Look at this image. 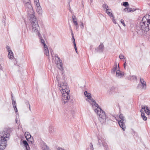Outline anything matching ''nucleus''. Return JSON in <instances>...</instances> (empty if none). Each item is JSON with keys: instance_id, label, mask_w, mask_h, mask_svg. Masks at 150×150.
I'll return each mask as SVG.
<instances>
[{"instance_id": "nucleus-3", "label": "nucleus", "mask_w": 150, "mask_h": 150, "mask_svg": "<svg viewBox=\"0 0 150 150\" xmlns=\"http://www.w3.org/2000/svg\"><path fill=\"white\" fill-rule=\"evenodd\" d=\"M58 86L59 87V89L62 94V99L64 103L68 102V100L70 98V95H69L70 90L68 86L67 83L64 82L61 83H58Z\"/></svg>"}, {"instance_id": "nucleus-28", "label": "nucleus", "mask_w": 150, "mask_h": 150, "mask_svg": "<svg viewBox=\"0 0 150 150\" xmlns=\"http://www.w3.org/2000/svg\"><path fill=\"white\" fill-rule=\"evenodd\" d=\"M50 52H51V54L52 55V59H54V57H55V60H56L57 59H59V57H58V55L57 54H54V55L53 56L52 54V53L51 52V51H50Z\"/></svg>"}, {"instance_id": "nucleus-47", "label": "nucleus", "mask_w": 150, "mask_h": 150, "mask_svg": "<svg viewBox=\"0 0 150 150\" xmlns=\"http://www.w3.org/2000/svg\"><path fill=\"white\" fill-rule=\"evenodd\" d=\"M70 30H71V35L72 36H73V35H74V34H73V31H72V29H70Z\"/></svg>"}, {"instance_id": "nucleus-19", "label": "nucleus", "mask_w": 150, "mask_h": 150, "mask_svg": "<svg viewBox=\"0 0 150 150\" xmlns=\"http://www.w3.org/2000/svg\"><path fill=\"white\" fill-rule=\"evenodd\" d=\"M117 64H115V65L113 67V68H112L111 72V73L113 74H114L115 73L116 70L117 69Z\"/></svg>"}, {"instance_id": "nucleus-22", "label": "nucleus", "mask_w": 150, "mask_h": 150, "mask_svg": "<svg viewBox=\"0 0 150 150\" xmlns=\"http://www.w3.org/2000/svg\"><path fill=\"white\" fill-rule=\"evenodd\" d=\"M8 56L10 59H12L14 57L13 52L12 51L8 52Z\"/></svg>"}, {"instance_id": "nucleus-10", "label": "nucleus", "mask_w": 150, "mask_h": 150, "mask_svg": "<svg viewBox=\"0 0 150 150\" xmlns=\"http://www.w3.org/2000/svg\"><path fill=\"white\" fill-rule=\"evenodd\" d=\"M125 122L119 121L118 124L120 127L124 131L125 130L126 128L125 125Z\"/></svg>"}, {"instance_id": "nucleus-46", "label": "nucleus", "mask_w": 150, "mask_h": 150, "mask_svg": "<svg viewBox=\"0 0 150 150\" xmlns=\"http://www.w3.org/2000/svg\"><path fill=\"white\" fill-rule=\"evenodd\" d=\"M25 104L27 105H30V104H29V102L28 101H26V102H25Z\"/></svg>"}, {"instance_id": "nucleus-57", "label": "nucleus", "mask_w": 150, "mask_h": 150, "mask_svg": "<svg viewBox=\"0 0 150 150\" xmlns=\"http://www.w3.org/2000/svg\"><path fill=\"white\" fill-rule=\"evenodd\" d=\"M76 29H77V28H78V27H79V26H78V25L77 26H76Z\"/></svg>"}, {"instance_id": "nucleus-5", "label": "nucleus", "mask_w": 150, "mask_h": 150, "mask_svg": "<svg viewBox=\"0 0 150 150\" xmlns=\"http://www.w3.org/2000/svg\"><path fill=\"white\" fill-rule=\"evenodd\" d=\"M11 130V129L10 128H6L0 132V138L1 140L0 144V149L3 150L6 148L7 143V139H6L10 137Z\"/></svg>"}, {"instance_id": "nucleus-63", "label": "nucleus", "mask_w": 150, "mask_h": 150, "mask_svg": "<svg viewBox=\"0 0 150 150\" xmlns=\"http://www.w3.org/2000/svg\"><path fill=\"white\" fill-rule=\"evenodd\" d=\"M118 68H119V64L118 65Z\"/></svg>"}, {"instance_id": "nucleus-17", "label": "nucleus", "mask_w": 150, "mask_h": 150, "mask_svg": "<svg viewBox=\"0 0 150 150\" xmlns=\"http://www.w3.org/2000/svg\"><path fill=\"white\" fill-rule=\"evenodd\" d=\"M23 143L26 148V150H30L28 144L26 140H23Z\"/></svg>"}, {"instance_id": "nucleus-6", "label": "nucleus", "mask_w": 150, "mask_h": 150, "mask_svg": "<svg viewBox=\"0 0 150 150\" xmlns=\"http://www.w3.org/2000/svg\"><path fill=\"white\" fill-rule=\"evenodd\" d=\"M55 62L56 64L57 65H59V68L61 70H62L63 69L62 67V60L59 58V59H57L55 61Z\"/></svg>"}, {"instance_id": "nucleus-51", "label": "nucleus", "mask_w": 150, "mask_h": 150, "mask_svg": "<svg viewBox=\"0 0 150 150\" xmlns=\"http://www.w3.org/2000/svg\"><path fill=\"white\" fill-rule=\"evenodd\" d=\"M30 0H23V2H25L26 1H30Z\"/></svg>"}, {"instance_id": "nucleus-25", "label": "nucleus", "mask_w": 150, "mask_h": 150, "mask_svg": "<svg viewBox=\"0 0 150 150\" xmlns=\"http://www.w3.org/2000/svg\"><path fill=\"white\" fill-rule=\"evenodd\" d=\"M25 135L27 140H28V139L30 138L31 137L30 134L28 132H26L25 134Z\"/></svg>"}, {"instance_id": "nucleus-38", "label": "nucleus", "mask_w": 150, "mask_h": 150, "mask_svg": "<svg viewBox=\"0 0 150 150\" xmlns=\"http://www.w3.org/2000/svg\"><path fill=\"white\" fill-rule=\"evenodd\" d=\"M120 22L124 26H125V23L123 19H121L120 20Z\"/></svg>"}, {"instance_id": "nucleus-40", "label": "nucleus", "mask_w": 150, "mask_h": 150, "mask_svg": "<svg viewBox=\"0 0 150 150\" xmlns=\"http://www.w3.org/2000/svg\"><path fill=\"white\" fill-rule=\"evenodd\" d=\"M81 29H83L84 28V25L83 23L82 22L81 25Z\"/></svg>"}, {"instance_id": "nucleus-55", "label": "nucleus", "mask_w": 150, "mask_h": 150, "mask_svg": "<svg viewBox=\"0 0 150 150\" xmlns=\"http://www.w3.org/2000/svg\"><path fill=\"white\" fill-rule=\"evenodd\" d=\"M2 69V67L1 66V65L0 64V69Z\"/></svg>"}, {"instance_id": "nucleus-43", "label": "nucleus", "mask_w": 150, "mask_h": 150, "mask_svg": "<svg viewBox=\"0 0 150 150\" xmlns=\"http://www.w3.org/2000/svg\"><path fill=\"white\" fill-rule=\"evenodd\" d=\"M126 61H125V62L123 64V66H124V68L125 69H126Z\"/></svg>"}, {"instance_id": "nucleus-39", "label": "nucleus", "mask_w": 150, "mask_h": 150, "mask_svg": "<svg viewBox=\"0 0 150 150\" xmlns=\"http://www.w3.org/2000/svg\"><path fill=\"white\" fill-rule=\"evenodd\" d=\"M142 88V86H141L140 84H138L137 86V89Z\"/></svg>"}, {"instance_id": "nucleus-21", "label": "nucleus", "mask_w": 150, "mask_h": 150, "mask_svg": "<svg viewBox=\"0 0 150 150\" xmlns=\"http://www.w3.org/2000/svg\"><path fill=\"white\" fill-rule=\"evenodd\" d=\"M72 17L73 19V23H74L75 25L77 26L78 24L76 21L77 19L76 16L74 15H73L72 16Z\"/></svg>"}, {"instance_id": "nucleus-49", "label": "nucleus", "mask_w": 150, "mask_h": 150, "mask_svg": "<svg viewBox=\"0 0 150 150\" xmlns=\"http://www.w3.org/2000/svg\"><path fill=\"white\" fill-rule=\"evenodd\" d=\"M131 8V10H132V11L131 12H133V11H134L135 10V9H134V8Z\"/></svg>"}, {"instance_id": "nucleus-4", "label": "nucleus", "mask_w": 150, "mask_h": 150, "mask_svg": "<svg viewBox=\"0 0 150 150\" xmlns=\"http://www.w3.org/2000/svg\"><path fill=\"white\" fill-rule=\"evenodd\" d=\"M89 100H91L93 103L92 104V106L93 105L95 106V109H94V111L99 116L98 119L101 124L104 123L106 120V116L105 113L99 107L98 105L97 104L95 100L92 98L91 97L90 99Z\"/></svg>"}, {"instance_id": "nucleus-24", "label": "nucleus", "mask_w": 150, "mask_h": 150, "mask_svg": "<svg viewBox=\"0 0 150 150\" xmlns=\"http://www.w3.org/2000/svg\"><path fill=\"white\" fill-rule=\"evenodd\" d=\"M98 144L100 145V144H102V142H105L104 139L101 137H98Z\"/></svg>"}, {"instance_id": "nucleus-50", "label": "nucleus", "mask_w": 150, "mask_h": 150, "mask_svg": "<svg viewBox=\"0 0 150 150\" xmlns=\"http://www.w3.org/2000/svg\"><path fill=\"white\" fill-rule=\"evenodd\" d=\"M72 40L73 41H74V40H75L74 38V35L72 36Z\"/></svg>"}, {"instance_id": "nucleus-27", "label": "nucleus", "mask_w": 150, "mask_h": 150, "mask_svg": "<svg viewBox=\"0 0 150 150\" xmlns=\"http://www.w3.org/2000/svg\"><path fill=\"white\" fill-rule=\"evenodd\" d=\"M49 132L51 134L54 131V127L52 126H50L49 128Z\"/></svg>"}, {"instance_id": "nucleus-16", "label": "nucleus", "mask_w": 150, "mask_h": 150, "mask_svg": "<svg viewBox=\"0 0 150 150\" xmlns=\"http://www.w3.org/2000/svg\"><path fill=\"white\" fill-rule=\"evenodd\" d=\"M102 7L105 11H111V9L109 8V7L106 4H103L102 5Z\"/></svg>"}, {"instance_id": "nucleus-61", "label": "nucleus", "mask_w": 150, "mask_h": 150, "mask_svg": "<svg viewBox=\"0 0 150 150\" xmlns=\"http://www.w3.org/2000/svg\"><path fill=\"white\" fill-rule=\"evenodd\" d=\"M11 96H12V99H13V96H12V94Z\"/></svg>"}, {"instance_id": "nucleus-48", "label": "nucleus", "mask_w": 150, "mask_h": 150, "mask_svg": "<svg viewBox=\"0 0 150 150\" xmlns=\"http://www.w3.org/2000/svg\"><path fill=\"white\" fill-rule=\"evenodd\" d=\"M73 43L74 44V45H76V43H75V40H74V41H73Z\"/></svg>"}, {"instance_id": "nucleus-1", "label": "nucleus", "mask_w": 150, "mask_h": 150, "mask_svg": "<svg viewBox=\"0 0 150 150\" xmlns=\"http://www.w3.org/2000/svg\"><path fill=\"white\" fill-rule=\"evenodd\" d=\"M137 29L138 30V33L142 35L150 30V16L149 15H146L142 18L140 24L137 26Z\"/></svg>"}, {"instance_id": "nucleus-9", "label": "nucleus", "mask_w": 150, "mask_h": 150, "mask_svg": "<svg viewBox=\"0 0 150 150\" xmlns=\"http://www.w3.org/2000/svg\"><path fill=\"white\" fill-rule=\"evenodd\" d=\"M140 82L142 84V89H145L146 88V82L144 81V79L143 78H140Z\"/></svg>"}, {"instance_id": "nucleus-33", "label": "nucleus", "mask_w": 150, "mask_h": 150, "mask_svg": "<svg viewBox=\"0 0 150 150\" xmlns=\"http://www.w3.org/2000/svg\"><path fill=\"white\" fill-rule=\"evenodd\" d=\"M12 102L13 107L14 108L16 107V101L14 100L12 98Z\"/></svg>"}, {"instance_id": "nucleus-35", "label": "nucleus", "mask_w": 150, "mask_h": 150, "mask_svg": "<svg viewBox=\"0 0 150 150\" xmlns=\"http://www.w3.org/2000/svg\"><path fill=\"white\" fill-rule=\"evenodd\" d=\"M34 2L36 5H38L40 4L39 0H34Z\"/></svg>"}, {"instance_id": "nucleus-60", "label": "nucleus", "mask_w": 150, "mask_h": 150, "mask_svg": "<svg viewBox=\"0 0 150 150\" xmlns=\"http://www.w3.org/2000/svg\"><path fill=\"white\" fill-rule=\"evenodd\" d=\"M90 1H91V3L93 2V0H90Z\"/></svg>"}, {"instance_id": "nucleus-20", "label": "nucleus", "mask_w": 150, "mask_h": 150, "mask_svg": "<svg viewBox=\"0 0 150 150\" xmlns=\"http://www.w3.org/2000/svg\"><path fill=\"white\" fill-rule=\"evenodd\" d=\"M44 54L47 56L48 55L49 57V50L47 46L44 47Z\"/></svg>"}, {"instance_id": "nucleus-53", "label": "nucleus", "mask_w": 150, "mask_h": 150, "mask_svg": "<svg viewBox=\"0 0 150 150\" xmlns=\"http://www.w3.org/2000/svg\"><path fill=\"white\" fill-rule=\"evenodd\" d=\"M29 109L30 110V111H31V108H30V105H29Z\"/></svg>"}, {"instance_id": "nucleus-31", "label": "nucleus", "mask_w": 150, "mask_h": 150, "mask_svg": "<svg viewBox=\"0 0 150 150\" xmlns=\"http://www.w3.org/2000/svg\"><path fill=\"white\" fill-rule=\"evenodd\" d=\"M105 12L107 14L110 16L112 17L113 16L111 12V10L107 11H105Z\"/></svg>"}, {"instance_id": "nucleus-59", "label": "nucleus", "mask_w": 150, "mask_h": 150, "mask_svg": "<svg viewBox=\"0 0 150 150\" xmlns=\"http://www.w3.org/2000/svg\"><path fill=\"white\" fill-rule=\"evenodd\" d=\"M134 77H135V79L136 80H137V77H136V76H134Z\"/></svg>"}, {"instance_id": "nucleus-2", "label": "nucleus", "mask_w": 150, "mask_h": 150, "mask_svg": "<svg viewBox=\"0 0 150 150\" xmlns=\"http://www.w3.org/2000/svg\"><path fill=\"white\" fill-rule=\"evenodd\" d=\"M30 21L31 23L30 25L32 27V31L36 32L38 34L41 42L44 46V47L47 46L44 40L42 38L41 35L39 32L40 28L38 23L37 20L34 14H30Z\"/></svg>"}, {"instance_id": "nucleus-34", "label": "nucleus", "mask_w": 150, "mask_h": 150, "mask_svg": "<svg viewBox=\"0 0 150 150\" xmlns=\"http://www.w3.org/2000/svg\"><path fill=\"white\" fill-rule=\"evenodd\" d=\"M123 5L125 7H127L129 6L128 3L127 2H125L123 3Z\"/></svg>"}, {"instance_id": "nucleus-44", "label": "nucleus", "mask_w": 150, "mask_h": 150, "mask_svg": "<svg viewBox=\"0 0 150 150\" xmlns=\"http://www.w3.org/2000/svg\"><path fill=\"white\" fill-rule=\"evenodd\" d=\"M57 150H65L64 149H62V148L58 147L57 148Z\"/></svg>"}, {"instance_id": "nucleus-14", "label": "nucleus", "mask_w": 150, "mask_h": 150, "mask_svg": "<svg viewBox=\"0 0 150 150\" xmlns=\"http://www.w3.org/2000/svg\"><path fill=\"white\" fill-rule=\"evenodd\" d=\"M42 150H50L49 147L45 143L42 144Z\"/></svg>"}, {"instance_id": "nucleus-11", "label": "nucleus", "mask_w": 150, "mask_h": 150, "mask_svg": "<svg viewBox=\"0 0 150 150\" xmlns=\"http://www.w3.org/2000/svg\"><path fill=\"white\" fill-rule=\"evenodd\" d=\"M104 48V46L103 44L100 45L98 48L96 49L95 50L96 52H103Z\"/></svg>"}, {"instance_id": "nucleus-26", "label": "nucleus", "mask_w": 150, "mask_h": 150, "mask_svg": "<svg viewBox=\"0 0 150 150\" xmlns=\"http://www.w3.org/2000/svg\"><path fill=\"white\" fill-rule=\"evenodd\" d=\"M119 118L121 119L119 121H122V122H125V120L124 118V117L123 116V115L122 114H121L119 116Z\"/></svg>"}, {"instance_id": "nucleus-42", "label": "nucleus", "mask_w": 150, "mask_h": 150, "mask_svg": "<svg viewBox=\"0 0 150 150\" xmlns=\"http://www.w3.org/2000/svg\"><path fill=\"white\" fill-rule=\"evenodd\" d=\"M6 48L7 49L8 52L11 51V50H10V47L8 46H7L6 47Z\"/></svg>"}, {"instance_id": "nucleus-13", "label": "nucleus", "mask_w": 150, "mask_h": 150, "mask_svg": "<svg viewBox=\"0 0 150 150\" xmlns=\"http://www.w3.org/2000/svg\"><path fill=\"white\" fill-rule=\"evenodd\" d=\"M116 92V88L114 87H112L108 91V93L110 94H112L114 92Z\"/></svg>"}, {"instance_id": "nucleus-12", "label": "nucleus", "mask_w": 150, "mask_h": 150, "mask_svg": "<svg viewBox=\"0 0 150 150\" xmlns=\"http://www.w3.org/2000/svg\"><path fill=\"white\" fill-rule=\"evenodd\" d=\"M36 11L38 13L40 14H41L42 12V10L40 6V4L38 5H36Z\"/></svg>"}, {"instance_id": "nucleus-7", "label": "nucleus", "mask_w": 150, "mask_h": 150, "mask_svg": "<svg viewBox=\"0 0 150 150\" xmlns=\"http://www.w3.org/2000/svg\"><path fill=\"white\" fill-rule=\"evenodd\" d=\"M124 73L120 70L119 69L116 71V76L118 78H121L123 76Z\"/></svg>"}, {"instance_id": "nucleus-23", "label": "nucleus", "mask_w": 150, "mask_h": 150, "mask_svg": "<svg viewBox=\"0 0 150 150\" xmlns=\"http://www.w3.org/2000/svg\"><path fill=\"white\" fill-rule=\"evenodd\" d=\"M84 95L85 96L87 97L88 99H90V98L91 97V94L90 93H88L86 91L84 92Z\"/></svg>"}, {"instance_id": "nucleus-58", "label": "nucleus", "mask_w": 150, "mask_h": 150, "mask_svg": "<svg viewBox=\"0 0 150 150\" xmlns=\"http://www.w3.org/2000/svg\"><path fill=\"white\" fill-rule=\"evenodd\" d=\"M75 50V51H76V53H77V49Z\"/></svg>"}, {"instance_id": "nucleus-56", "label": "nucleus", "mask_w": 150, "mask_h": 150, "mask_svg": "<svg viewBox=\"0 0 150 150\" xmlns=\"http://www.w3.org/2000/svg\"><path fill=\"white\" fill-rule=\"evenodd\" d=\"M69 26L70 29H71V25L70 24H69Z\"/></svg>"}, {"instance_id": "nucleus-32", "label": "nucleus", "mask_w": 150, "mask_h": 150, "mask_svg": "<svg viewBox=\"0 0 150 150\" xmlns=\"http://www.w3.org/2000/svg\"><path fill=\"white\" fill-rule=\"evenodd\" d=\"M29 144L31 143L33 144L34 143V140L33 139V138H30L28 139V140H27Z\"/></svg>"}, {"instance_id": "nucleus-54", "label": "nucleus", "mask_w": 150, "mask_h": 150, "mask_svg": "<svg viewBox=\"0 0 150 150\" xmlns=\"http://www.w3.org/2000/svg\"><path fill=\"white\" fill-rule=\"evenodd\" d=\"M74 48L75 50L77 49V48H76V45H74Z\"/></svg>"}, {"instance_id": "nucleus-62", "label": "nucleus", "mask_w": 150, "mask_h": 150, "mask_svg": "<svg viewBox=\"0 0 150 150\" xmlns=\"http://www.w3.org/2000/svg\"><path fill=\"white\" fill-rule=\"evenodd\" d=\"M16 123H17V120H16Z\"/></svg>"}, {"instance_id": "nucleus-30", "label": "nucleus", "mask_w": 150, "mask_h": 150, "mask_svg": "<svg viewBox=\"0 0 150 150\" xmlns=\"http://www.w3.org/2000/svg\"><path fill=\"white\" fill-rule=\"evenodd\" d=\"M131 8H126L124 9V11L125 12L127 13L131 12L132 10H131Z\"/></svg>"}, {"instance_id": "nucleus-52", "label": "nucleus", "mask_w": 150, "mask_h": 150, "mask_svg": "<svg viewBox=\"0 0 150 150\" xmlns=\"http://www.w3.org/2000/svg\"><path fill=\"white\" fill-rule=\"evenodd\" d=\"M68 2V3H69V4L71 2L72 0H67Z\"/></svg>"}, {"instance_id": "nucleus-41", "label": "nucleus", "mask_w": 150, "mask_h": 150, "mask_svg": "<svg viewBox=\"0 0 150 150\" xmlns=\"http://www.w3.org/2000/svg\"><path fill=\"white\" fill-rule=\"evenodd\" d=\"M90 146L91 147V149L93 150V145L91 143H90Z\"/></svg>"}, {"instance_id": "nucleus-8", "label": "nucleus", "mask_w": 150, "mask_h": 150, "mask_svg": "<svg viewBox=\"0 0 150 150\" xmlns=\"http://www.w3.org/2000/svg\"><path fill=\"white\" fill-rule=\"evenodd\" d=\"M141 107L142 110H144V111L147 115H150V110L149 109L148 107L143 105H142Z\"/></svg>"}, {"instance_id": "nucleus-36", "label": "nucleus", "mask_w": 150, "mask_h": 150, "mask_svg": "<svg viewBox=\"0 0 150 150\" xmlns=\"http://www.w3.org/2000/svg\"><path fill=\"white\" fill-rule=\"evenodd\" d=\"M119 57L120 59H125L126 58L124 55H123L122 54H120V55Z\"/></svg>"}, {"instance_id": "nucleus-45", "label": "nucleus", "mask_w": 150, "mask_h": 150, "mask_svg": "<svg viewBox=\"0 0 150 150\" xmlns=\"http://www.w3.org/2000/svg\"><path fill=\"white\" fill-rule=\"evenodd\" d=\"M14 109L16 113L18 112V110L17 108V107H15L14 108Z\"/></svg>"}, {"instance_id": "nucleus-29", "label": "nucleus", "mask_w": 150, "mask_h": 150, "mask_svg": "<svg viewBox=\"0 0 150 150\" xmlns=\"http://www.w3.org/2000/svg\"><path fill=\"white\" fill-rule=\"evenodd\" d=\"M102 145L106 150H108V147L107 143L105 142H102Z\"/></svg>"}, {"instance_id": "nucleus-15", "label": "nucleus", "mask_w": 150, "mask_h": 150, "mask_svg": "<svg viewBox=\"0 0 150 150\" xmlns=\"http://www.w3.org/2000/svg\"><path fill=\"white\" fill-rule=\"evenodd\" d=\"M24 3V5L25 7L28 8L29 9L32 8V7L30 4V1H26Z\"/></svg>"}, {"instance_id": "nucleus-37", "label": "nucleus", "mask_w": 150, "mask_h": 150, "mask_svg": "<svg viewBox=\"0 0 150 150\" xmlns=\"http://www.w3.org/2000/svg\"><path fill=\"white\" fill-rule=\"evenodd\" d=\"M112 21L114 23L116 24V22L115 20V19H114L115 18H114V16H112Z\"/></svg>"}, {"instance_id": "nucleus-18", "label": "nucleus", "mask_w": 150, "mask_h": 150, "mask_svg": "<svg viewBox=\"0 0 150 150\" xmlns=\"http://www.w3.org/2000/svg\"><path fill=\"white\" fill-rule=\"evenodd\" d=\"M140 112L142 113L141 114V116L142 117V118L144 121H146L147 120V117L145 116V114L143 112V110H140Z\"/></svg>"}]
</instances>
